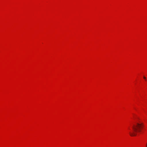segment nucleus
<instances>
[{"label": "nucleus", "instance_id": "1", "mask_svg": "<svg viewBox=\"0 0 147 147\" xmlns=\"http://www.w3.org/2000/svg\"><path fill=\"white\" fill-rule=\"evenodd\" d=\"M131 129L129 131V135L132 136H135L137 132L141 131L143 128V126L142 124L137 123L131 125Z\"/></svg>", "mask_w": 147, "mask_h": 147}, {"label": "nucleus", "instance_id": "2", "mask_svg": "<svg viewBox=\"0 0 147 147\" xmlns=\"http://www.w3.org/2000/svg\"><path fill=\"white\" fill-rule=\"evenodd\" d=\"M143 78L146 80V78L144 76Z\"/></svg>", "mask_w": 147, "mask_h": 147}, {"label": "nucleus", "instance_id": "3", "mask_svg": "<svg viewBox=\"0 0 147 147\" xmlns=\"http://www.w3.org/2000/svg\"><path fill=\"white\" fill-rule=\"evenodd\" d=\"M146 147H147V143L146 144Z\"/></svg>", "mask_w": 147, "mask_h": 147}]
</instances>
